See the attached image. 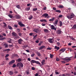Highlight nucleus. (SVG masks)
Instances as JSON below:
<instances>
[{"label": "nucleus", "instance_id": "obj_1", "mask_svg": "<svg viewBox=\"0 0 76 76\" xmlns=\"http://www.w3.org/2000/svg\"><path fill=\"white\" fill-rule=\"evenodd\" d=\"M75 16V15L73 13H71L69 14V15H67L66 17L69 19L73 18Z\"/></svg>", "mask_w": 76, "mask_h": 76}, {"label": "nucleus", "instance_id": "obj_2", "mask_svg": "<svg viewBox=\"0 0 76 76\" xmlns=\"http://www.w3.org/2000/svg\"><path fill=\"white\" fill-rule=\"evenodd\" d=\"M16 66L17 67H19V66H20L21 67H23V64L22 62H20L17 64Z\"/></svg>", "mask_w": 76, "mask_h": 76}, {"label": "nucleus", "instance_id": "obj_3", "mask_svg": "<svg viewBox=\"0 0 76 76\" xmlns=\"http://www.w3.org/2000/svg\"><path fill=\"white\" fill-rule=\"evenodd\" d=\"M18 25H20V26H21V27H24L25 26L24 24L22 23V22H20L18 23Z\"/></svg>", "mask_w": 76, "mask_h": 76}, {"label": "nucleus", "instance_id": "obj_4", "mask_svg": "<svg viewBox=\"0 0 76 76\" xmlns=\"http://www.w3.org/2000/svg\"><path fill=\"white\" fill-rule=\"evenodd\" d=\"M67 58H68L65 59V60L66 61V62H69V61H70L71 60V59L70 58H72V57Z\"/></svg>", "mask_w": 76, "mask_h": 76}, {"label": "nucleus", "instance_id": "obj_5", "mask_svg": "<svg viewBox=\"0 0 76 76\" xmlns=\"http://www.w3.org/2000/svg\"><path fill=\"white\" fill-rule=\"evenodd\" d=\"M51 29H53V30H55V31H56V28H55V26H54V25H52L51 26Z\"/></svg>", "mask_w": 76, "mask_h": 76}, {"label": "nucleus", "instance_id": "obj_6", "mask_svg": "<svg viewBox=\"0 0 76 76\" xmlns=\"http://www.w3.org/2000/svg\"><path fill=\"white\" fill-rule=\"evenodd\" d=\"M8 74L10 75H13L14 74V72H13L11 71H10L8 72Z\"/></svg>", "mask_w": 76, "mask_h": 76}, {"label": "nucleus", "instance_id": "obj_7", "mask_svg": "<svg viewBox=\"0 0 76 76\" xmlns=\"http://www.w3.org/2000/svg\"><path fill=\"white\" fill-rule=\"evenodd\" d=\"M48 16V15L47 13H45L42 15V16L43 17H45V18H47Z\"/></svg>", "mask_w": 76, "mask_h": 76}, {"label": "nucleus", "instance_id": "obj_8", "mask_svg": "<svg viewBox=\"0 0 76 76\" xmlns=\"http://www.w3.org/2000/svg\"><path fill=\"white\" fill-rule=\"evenodd\" d=\"M53 40V39H48V40L49 41V42L50 43H53V42L52 41Z\"/></svg>", "mask_w": 76, "mask_h": 76}, {"label": "nucleus", "instance_id": "obj_9", "mask_svg": "<svg viewBox=\"0 0 76 76\" xmlns=\"http://www.w3.org/2000/svg\"><path fill=\"white\" fill-rule=\"evenodd\" d=\"M15 63V60H12L9 62V65H11L12 64H13V63Z\"/></svg>", "mask_w": 76, "mask_h": 76}, {"label": "nucleus", "instance_id": "obj_10", "mask_svg": "<svg viewBox=\"0 0 76 76\" xmlns=\"http://www.w3.org/2000/svg\"><path fill=\"white\" fill-rule=\"evenodd\" d=\"M22 41H23V40H22V39H19L18 40L19 44H22L21 42H22Z\"/></svg>", "mask_w": 76, "mask_h": 76}, {"label": "nucleus", "instance_id": "obj_11", "mask_svg": "<svg viewBox=\"0 0 76 76\" xmlns=\"http://www.w3.org/2000/svg\"><path fill=\"white\" fill-rule=\"evenodd\" d=\"M65 49L61 48L59 51L60 52L62 51V53H64L65 51Z\"/></svg>", "mask_w": 76, "mask_h": 76}, {"label": "nucleus", "instance_id": "obj_12", "mask_svg": "<svg viewBox=\"0 0 76 76\" xmlns=\"http://www.w3.org/2000/svg\"><path fill=\"white\" fill-rule=\"evenodd\" d=\"M15 18L16 19H20V16L19 15H16Z\"/></svg>", "mask_w": 76, "mask_h": 76}, {"label": "nucleus", "instance_id": "obj_13", "mask_svg": "<svg viewBox=\"0 0 76 76\" xmlns=\"http://www.w3.org/2000/svg\"><path fill=\"white\" fill-rule=\"evenodd\" d=\"M57 34H61V32H62V31H61V30H58L57 31Z\"/></svg>", "mask_w": 76, "mask_h": 76}, {"label": "nucleus", "instance_id": "obj_14", "mask_svg": "<svg viewBox=\"0 0 76 76\" xmlns=\"http://www.w3.org/2000/svg\"><path fill=\"white\" fill-rule=\"evenodd\" d=\"M76 29V24L74 25L71 28V29Z\"/></svg>", "mask_w": 76, "mask_h": 76}, {"label": "nucleus", "instance_id": "obj_15", "mask_svg": "<svg viewBox=\"0 0 76 76\" xmlns=\"http://www.w3.org/2000/svg\"><path fill=\"white\" fill-rule=\"evenodd\" d=\"M55 50H56V49L57 50H58L60 49V47H58L57 46H55Z\"/></svg>", "mask_w": 76, "mask_h": 76}, {"label": "nucleus", "instance_id": "obj_16", "mask_svg": "<svg viewBox=\"0 0 76 76\" xmlns=\"http://www.w3.org/2000/svg\"><path fill=\"white\" fill-rule=\"evenodd\" d=\"M38 29L37 28H35L34 29L33 31L36 32V33H38Z\"/></svg>", "mask_w": 76, "mask_h": 76}, {"label": "nucleus", "instance_id": "obj_17", "mask_svg": "<svg viewBox=\"0 0 76 76\" xmlns=\"http://www.w3.org/2000/svg\"><path fill=\"white\" fill-rule=\"evenodd\" d=\"M45 46H42L40 47L39 48V50H42V49H43V48H45Z\"/></svg>", "mask_w": 76, "mask_h": 76}, {"label": "nucleus", "instance_id": "obj_18", "mask_svg": "<svg viewBox=\"0 0 76 76\" xmlns=\"http://www.w3.org/2000/svg\"><path fill=\"white\" fill-rule=\"evenodd\" d=\"M55 20V18H52V19H50V20H49V21H53Z\"/></svg>", "mask_w": 76, "mask_h": 76}, {"label": "nucleus", "instance_id": "obj_19", "mask_svg": "<svg viewBox=\"0 0 76 76\" xmlns=\"http://www.w3.org/2000/svg\"><path fill=\"white\" fill-rule=\"evenodd\" d=\"M6 39V38L5 37L4 38L1 37V38H0V41H3V40Z\"/></svg>", "mask_w": 76, "mask_h": 76}, {"label": "nucleus", "instance_id": "obj_20", "mask_svg": "<svg viewBox=\"0 0 76 76\" xmlns=\"http://www.w3.org/2000/svg\"><path fill=\"white\" fill-rule=\"evenodd\" d=\"M40 22H47V21L45 19H42L41 20H40Z\"/></svg>", "mask_w": 76, "mask_h": 76}, {"label": "nucleus", "instance_id": "obj_21", "mask_svg": "<svg viewBox=\"0 0 76 76\" xmlns=\"http://www.w3.org/2000/svg\"><path fill=\"white\" fill-rule=\"evenodd\" d=\"M33 18V16L32 15H30L29 18H28V19L29 20H31Z\"/></svg>", "mask_w": 76, "mask_h": 76}, {"label": "nucleus", "instance_id": "obj_22", "mask_svg": "<svg viewBox=\"0 0 76 76\" xmlns=\"http://www.w3.org/2000/svg\"><path fill=\"white\" fill-rule=\"evenodd\" d=\"M58 20H57L55 21V23L56 25H57L58 24Z\"/></svg>", "mask_w": 76, "mask_h": 76}, {"label": "nucleus", "instance_id": "obj_23", "mask_svg": "<svg viewBox=\"0 0 76 76\" xmlns=\"http://www.w3.org/2000/svg\"><path fill=\"white\" fill-rule=\"evenodd\" d=\"M55 12L57 13H61V11L58 10H55Z\"/></svg>", "mask_w": 76, "mask_h": 76}, {"label": "nucleus", "instance_id": "obj_24", "mask_svg": "<svg viewBox=\"0 0 76 76\" xmlns=\"http://www.w3.org/2000/svg\"><path fill=\"white\" fill-rule=\"evenodd\" d=\"M58 7V8H64V6L63 5H59Z\"/></svg>", "mask_w": 76, "mask_h": 76}, {"label": "nucleus", "instance_id": "obj_25", "mask_svg": "<svg viewBox=\"0 0 76 76\" xmlns=\"http://www.w3.org/2000/svg\"><path fill=\"white\" fill-rule=\"evenodd\" d=\"M8 28H9V29H11V30H12V27L10 26H8Z\"/></svg>", "mask_w": 76, "mask_h": 76}, {"label": "nucleus", "instance_id": "obj_26", "mask_svg": "<svg viewBox=\"0 0 76 76\" xmlns=\"http://www.w3.org/2000/svg\"><path fill=\"white\" fill-rule=\"evenodd\" d=\"M36 62V61L34 60H31V63H35Z\"/></svg>", "mask_w": 76, "mask_h": 76}, {"label": "nucleus", "instance_id": "obj_27", "mask_svg": "<svg viewBox=\"0 0 76 76\" xmlns=\"http://www.w3.org/2000/svg\"><path fill=\"white\" fill-rule=\"evenodd\" d=\"M37 54L38 56H41V54L39 53V52H37L36 53Z\"/></svg>", "mask_w": 76, "mask_h": 76}, {"label": "nucleus", "instance_id": "obj_28", "mask_svg": "<svg viewBox=\"0 0 76 76\" xmlns=\"http://www.w3.org/2000/svg\"><path fill=\"white\" fill-rule=\"evenodd\" d=\"M12 35H13L15 37H16V33L15 32H13L12 33Z\"/></svg>", "mask_w": 76, "mask_h": 76}, {"label": "nucleus", "instance_id": "obj_29", "mask_svg": "<svg viewBox=\"0 0 76 76\" xmlns=\"http://www.w3.org/2000/svg\"><path fill=\"white\" fill-rule=\"evenodd\" d=\"M59 23H60V25H59L60 26H62V22H61V21H60L59 22Z\"/></svg>", "mask_w": 76, "mask_h": 76}, {"label": "nucleus", "instance_id": "obj_30", "mask_svg": "<svg viewBox=\"0 0 76 76\" xmlns=\"http://www.w3.org/2000/svg\"><path fill=\"white\" fill-rule=\"evenodd\" d=\"M17 60L18 61V62H20V61H22V60L21 58H19Z\"/></svg>", "mask_w": 76, "mask_h": 76}, {"label": "nucleus", "instance_id": "obj_31", "mask_svg": "<svg viewBox=\"0 0 76 76\" xmlns=\"http://www.w3.org/2000/svg\"><path fill=\"white\" fill-rule=\"evenodd\" d=\"M26 10V11H28V10H30V7H28V8H26V9H25Z\"/></svg>", "mask_w": 76, "mask_h": 76}, {"label": "nucleus", "instance_id": "obj_32", "mask_svg": "<svg viewBox=\"0 0 76 76\" xmlns=\"http://www.w3.org/2000/svg\"><path fill=\"white\" fill-rule=\"evenodd\" d=\"M35 63H36V64H41L39 63V61H36V62Z\"/></svg>", "mask_w": 76, "mask_h": 76}, {"label": "nucleus", "instance_id": "obj_33", "mask_svg": "<svg viewBox=\"0 0 76 76\" xmlns=\"http://www.w3.org/2000/svg\"><path fill=\"white\" fill-rule=\"evenodd\" d=\"M16 7H17V8H18V9H20V5H17L16 6Z\"/></svg>", "mask_w": 76, "mask_h": 76}, {"label": "nucleus", "instance_id": "obj_34", "mask_svg": "<svg viewBox=\"0 0 76 76\" xmlns=\"http://www.w3.org/2000/svg\"><path fill=\"white\" fill-rule=\"evenodd\" d=\"M10 51V49H7L4 50V51Z\"/></svg>", "mask_w": 76, "mask_h": 76}, {"label": "nucleus", "instance_id": "obj_35", "mask_svg": "<svg viewBox=\"0 0 76 76\" xmlns=\"http://www.w3.org/2000/svg\"><path fill=\"white\" fill-rule=\"evenodd\" d=\"M44 31L45 32H48V31H48V29H45L44 30Z\"/></svg>", "mask_w": 76, "mask_h": 76}, {"label": "nucleus", "instance_id": "obj_36", "mask_svg": "<svg viewBox=\"0 0 76 76\" xmlns=\"http://www.w3.org/2000/svg\"><path fill=\"white\" fill-rule=\"evenodd\" d=\"M38 10V9H37V8H36L33 9V11H36V10Z\"/></svg>", "mask_w": 76, "mask_h": 76}, {"label": "nucleus", "instance_id": "obj_37", "mask_svg": "<svg viewBox=\"0 0 76 76\" xmlns=\"http://www.w3.org/2000/svg\"><path fill=\"white\" fill-rule=\"evenodd\" d=\"M3 23L4 24V26L5 27H6L7 26V25H6V23Z\"/></svg>", "mask_w": 76, "mask_h": 76}, {"label": "nucleus", "instance_id": "obj_38", "mask_svg": "<svg viewBox=\"0 0 76 76\" xmlns=\"http://www.w3.org/2000/svg\"><path fill=\"white\" fill-rule=\"evenodd\" d=\"M8 16L10 17V18L11 19L13 18V16L11 15H8Z\"/></svg>", "mask_w": 76, "mask_h": 76}, {"label": "nucleus", "instance_id": "obj_39", "mask_svg": "<svg viewBox=\"0 0 76 76\" xmlns=\"http://www.w3.org/2000/svg\"><path fill=\"white\" fill-rule=\"evenodd\" d=\"M53 55H51V54H50V58H53Z\"/></svg>", "mask_w": 76, "mask_h": 76}, {"label": "nucleus", "instance_id": "obj_40", "mask_svg": "<svg viewBox=\"0 0 76 76\" xmlns=\"http://www.w3.org/2000/svg\"><path fill=\"white\" fill-rule=\"evenodd\" d=\"M22 33H18V35H19V36H20V37H21V36H22Z\"/></svg>", "mask_w": 76, "mask_h": 76}, {"label": "nucleus", "instance_id": "obj_41", "mask_svg": "<svg viewBox=\"0 0 76 76\" xmlns=\"http://www.w3.org/2000/svg\"><path fill=\"white\" fill-rule=\"evenodd\" d=\"M56 61H58L60 60V59H59V58H57L56 59Z\"/></svg>", "mask_w": 76, "mask_h": 76}, {"label": "nucleus", "instance_id": "obj_42", "mask_svg": "<svg viewBox=\"0 0 76 76\" xmlns=\"http://www.w3.org/2000/svg\"><path fill=\"white\" fill-rule=\"evenodd\" d=\"M45 62V60H43L42 61V65H43L44 63Z\"/></svg>", "mask_w": 76, "mask_h": 76}, {"label": "nucleus", "instance_id": "obj_43", "mask_svg": "<svg viewBox=\"0 0 76 76\" xmlns=\"http://www.w3.org/2000/svg\"><path fill=\"white\" fill-rule=\"evenodd\" d=\"M35 56V54L33 53V54H31V56L32 57H33Z\"/></svg>", "mask_w": 76, "mask_h": 76}, {"label": "nucleus", "instance_id": "obj_44", "mask_svg": "<svg viewBox=\"0 0 76 76\" xmlns=\"http://www.w3.org/2000/svg\"><path fill=\"white\" fill-rule=\"evenodd\" d=\"M57 44L58 46H59L60 45V42H57Z\"/></svg>", "mask_w": 76, "mask_h": 76}, {"label": "nucleus", "instance_id": "obj_45", "mask_svg": "<svg viewBox=\"0 0 76 76\" xmlns=\"http://www.w3.org/2000/svg\"><path fill=\"white\" fill-rule=\"evenodd\" d=\"M47 50H51V48H47Z\"/></svg>", "mask_w": 76, "mask_h": 76}, {"label": "nucleus", "instance_id": "obj_46", "mask_svg": "<svg viewBox=\"0 0 76 76\" xmlns=\"http://www.w3.org/2000/svg\"><path fill=\"white\" fill-rule=\"evenodd\" d=\"M4 42H3V43H2V44H3V45L4 46H5L6 45H7V44H6V43H4Z\"/></svg>", "mask_w": 76, "mask_h": 76}, {"label": "nucleus", "instance_id": "obj_47", "mask_svg": "<svg viewBox=\"0 0 76 76\" xmlns=\"http://www.w3.org/2000/svg\"><path fill=\"white\" fill-rule=\"evenodd\" d=\"M53 10H57V9L55 7H53Z\"/></svg>", "mask_w": 76, "mask_h": 76}, {"label": "nucleus", "instance_id": "obj_48", "mask_svg": "<svg viewBox=\"0 0 76 76\" xmlns=\"http://www.w3.org/2000/svg\"><path fill=\"white\" fill-rule=\"evenodd\" d=\"M10 40H9L8 41L10 43H11V42H12V41H11V39L10 38Z\"/></svg>", "mask_w": 76, "mask_h": 76}, {"label": "nucleus", "instance_id": "obj_49", "mask_svg": "<svg viewBox=\"0 0 76 76\" xmlns=\"http://www.w3.org/2000/svg\"><path fill=\"white\" fill-rule=\"evenodd\" d=\"M47 9V7H45L44 8H43V10H46V9Z\"/></svg>", "mask_w": 76, "mask_h": 76}, {"label": "nucleus", "instance_id": "obj_50", "mask_svg": "<svg viewBox=\"0 0 76 76\" xmlns=\"http://www.w3.org/2000/svg\"><path fill=\"white\" fill-rule=\"evenodd\" d=\"M16 66V64H14V65H13L12 66V67H15Z\"/></svg>", "mask_w": 76, "mask_h": 76}, {"label": "nucleus", "instance_id": "obj_51", "mask_svg": "<svg viewBox=\"0 0 76 76\" xmlns=\"http://www.w3.org/2000/svg\"><path fill=\"white\" fill-rule=\"evenodd\" d=\"M9 54H7L5 56V57H9Z\"/></svg>", "mask_w": 76, "mask_h": 76}, {"label": "nucleus", "instance_id": "obj_52", "mask_svg": "<svg viewBox=\"0 0 76 76\" xmlns=\"http://www.w3.org/2000/svg\"><path fill=\"white\" fill-rule=\"evenodd\" d=\"M31 69L33 70H35V68L34 67H32L31 68Z\"/></svg>", "mask_w": 76, "mask_h": 76}, {"label": "nucleus", "instance_id": "obj_53", "mask_svg": "<svg viewBox=\"0 0 76 76\" xmlns=\"http://www.w3.org/2000/svg\"><path fill=\"white\" fill-rule=\"evenodd\" d=\"M14 27L15 28H17L18 27V26L16 24L14 25Z\"/></svg>", "mask_w": 76, "mask_h": 76}, {"label": "nucleus", "instance_id": "obj_54", "mask_svg": "<svg viewBox=\"0 0 76 76\" xmlns=\"http://www.w3.org/2000/svg\"><path fill=\"white\" fill-rule=\"evenodd\" d=\"M72 4H74V3H75V2L73 0V1H72Z\"/></svg>", "mask_w": 76, "mask_h": 76}, {"label": "nucleus", "instance_id": "obj_55", "mask_svg": "<svg viewBox=\"0 0 76 76\" xmlns=\"http://www.w3.org/2000/svg\"><path fill=\"white\" fill-rule=\"evenodd\" d=\"M39 74L38 73H36L35 74V76H38Z\"/></svg>", "mask_w": 76, "mask_h": 76}, {"label": "nucleus", "instance_id": "obj_56", "mask_svg": "<svg viewBox=\"0 0 76 76\" xmlns=\"http://www.w3.org/2000/svg\"><path fill=\"white\" fill-rule=\"evenodd\" d=\"M63 15H59L58 17L59 18H62Z\"/></svg>", "mask_w": 76, "mask_h": 76}, {"label": "nucleus", "instance_id": "obj_57", "mask_svg": "<svg viewBox=\"0 0 76 76\" xmlns=\"http://www.w3.org/2000/svg\"><path fill=\"white\" fill-rule=\"evenodd\" d=\"M8 47V45L7 44L5 46V48H7Z\"/></svg>", "mask_w": 76, "mask_h": 76}, {"label": "nucleus", "instance_id": "obj_58", "mask_svg": "<svg viewBox=\"0 0 76 76\" xmlns=\"http://www.w3.org/2000/svg\"><path fill=\"white\" fill-rule=\"evenodd\" d=\"M26 73L27 75H29V72H26Z\"/></svg>", "mask_w": 76, "mask_h": 76}, {"label": "nucleus", "instance_id": "obj_59", "mask_svg": "<svg viewBox=\"0 0 76 76\" xmlns=\"http://www.w3.org/2000/svg\"><path fill=\"white\" fill-rule=\"evenodd\" d=\"M55 73L56 74V75H59V73H58V72H55Z\"/></svg>", "mask_w": 76, "mask_h": 76}, {"label": "nucleus", "instance_id": "obj_60", "mask_svg": "<svg viewBox=\"0 0 76 76\" xmlns=\"http://www.w3.org/2000/svg\"><path fill=\"white\" fill-rule=\"evenodd\" d=\"M35 42H36V43H38V42H39V40H36V41Z\"/></svg>", "mask_w": 76, "mask_h": 76}, {"label": "nucleus", "instance_id": "obj_61", "mask_svg": "<svg viewBox=\"0 0 76 76\" xmlns=\"http://www.w3.org/2000/svg\"><path fill=\"white\" fill-rule=\"evenodd\" d=\"M61 62L62 63H63L64 64V63H65V62L64 61H61Z\"/></svg>", "mask_w": 76, "mask_h": 76}, {"label": "nucleus", "instance_id": "obj_62", "mask_svg": "<svg viewBox=\"0 0 76 76\" xmlns=\"http://www.w3.org/2000/svg\"><path fill=\"white\" fill-rule=\"evenodd\" d=\"M26 52H27V53H29V50H26Z\"/></svg>", "mask_w": 76, "mask_h": 76}, {"label": "nucleus", "instance_id": "obj_63", "mask_svg": "<svg viewBox=\"0 0 76 76\" xmlns=\"http://www.w3.org/2000/svg\"><path fill=\"white\" fill-rule=\"evenodd\" d=\"M3 36H6V34L5 33H3Z\"/></svg>", "mask_w": 76, "mask_h": 76}, {"label": "nucleus", "instance_id": "obj_64", "mask_svg": "<svg viewBox=\"0 0 76 76\" xmlns=\"http://www.w3.org/2000/svg\"><path fill=\"white\" fill-rule=\"evenodd\" d=\"M14 73H18V72L17 71H15V72H14Z\"/></svg>", "mask_w": 76, "mask_h": 76}]
</instances>
